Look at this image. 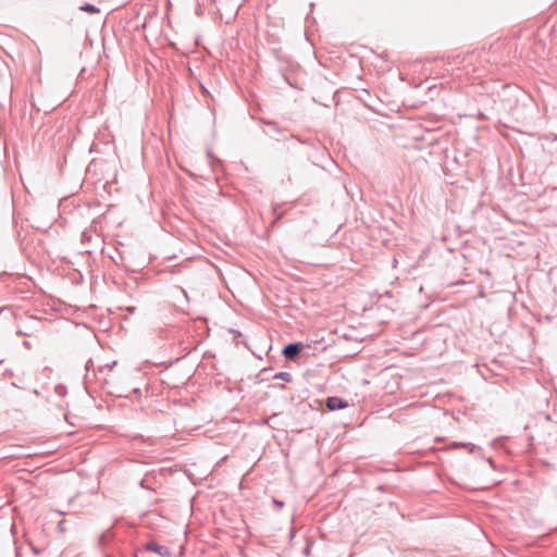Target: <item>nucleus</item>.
<instances>
[{
	"label": "nucleus",
	"mask_w": 557,
	"mask_h": 557,
	"mask_svg": "<svg viewBox=\"0 0 557 557\" xmlns=\"http://www.w3.org/2000/svg\"><path fill=\"white\" fill-rule=\"evenodd\" d=\"M325 406L330 411H336L347 408L348 401L338 396H330L325 399Z\"/></svg>",
	"instance_id": "1"
},
{
	"label": "nucleus",
	"mask_w": 557,
	"mask_h": 557,
	"mask_svg": "<svg viewBox=\"0 0 557 557\" xmlns=\"http://www.w3.org/2000/svg\"><path fill=\"white\" fill-rule=\"evenodd\" d=\"M145 549L149 552H153L161 557H170L172 555V552L169 547L158 544L154 541H150L146 543Z\"/></svg>",
	"instance_id": "2"
},
{
	"label": "nucleus",
	"mask_w": 557,
	"mask_h": 557,
	"mask_svg": "<svg viewBox=\"0 0 557 557\" xmlns=\"http://www.w3.org/2000/svg\"><path fill=\"white\" fill-rule=\"evenodd\" d=\"M492 373H497L504 367V360L493 358L490 363L484 364Z\"/></svg>",
	"instance_id": "3"
},
{
	"label": "nucleus",
	"mask_w": 557,
	"mask_h": 557,
	"mask_svg": "<svg viewBox=\"0 0 557 557\" xmlns=\"http://www.w3.org/2000/svg\"><path fill=\"white\" fill-rule=\"evenodd\" d=\"M302 350H281L286 360L295 361Z\"/></svg>",
	"instance_id": "4"
},
{
	"label": "nucleus",
	"mask_w": 557,
	"mask_h": 557,
	"mask_svg": "<svg viewBox=\"0 0 557 557\" xmlns=\"http://www.w3.org/2000/svg\"><path fill=\"white\" fill-rule=\"evenodd\" d=\"M79 10L84 11V12H89V13H99L100 12V10L96 5L90 4V3L83 4L82 7H79Z\"/></svg>",
	"instance_id": "5"
},
{
	"label": "nucleus",
	"mask_w": 557,
	"mask_h": 557,
	"mask_svg": "<svg viewBox=\"0 0 557 557\" xmlns=\"http://www.w3.org/2000/svg\"><path fill=\"white\" fill-rule=\"evenodd\" d=\"M274 380H282L284 382H290L292 381V374L289 372H278L273 375Z\"/></svg>",
	"instance_id": "6"
},
{
	"label": "nucleus",
	"mask_w": 557,
	"mask_h": 557,
	"mask_svg": "<svg viewBox=\"0 0 557 557\" xmlns=\"http://www.w3.org/2000/svg\"><path fill=\"white\" fill-rule=\"evenodd\" d=\"M110 541V534L108 532H103L98 537L99 546H104Z\"/></svg>",
	"instance_id": "7"
},
{
	"label": "nucleus",
	"mask_w": 557,
	"mask_h": 557,
	"mask_svg": "<svg viewBox=\"0 0 557 557\" xmlns=\"http://www.w3.org/2000/svg\"><path fill=\"white\" fill-rule=\"evenodd\" d=\"M54 392L57 395L61 396V397H64L67 393V389H66V386L63 385V384H58L55 385L54 387Z\"/></svg>",
	"instance_id": "8"
},
{
	"label": "nucleus",
	"mask_w": 557,
	"mask_h": 557,
	"mask_svg": "<svg viewBox=\"0 0 557 557\" xmlns=\"http://www.w3.org/2000/svg\"><path fill=\"white\" fill-rule=\"evenodd\" d=\"M283 348H292V349H295V348H305V346L302 345V343L300 342H294V343H288L286 344Z\"/></svg>",
	"instance_id": "9"
},
{
	"label": "nucleus",
	"mask_w": 557,
	"mask_h": 557,
	"mask_svg": "<svg viewBox=\"0 0 557 557\" xmlns=\"http://www.w3.org/2000/svg\"><path fill=\"white\" fill-rule=\"evenodd\" d=\"M115 364H116V361H112L111 363L98 364V371L102 372L103 369H111Z\"/></svg>",
	"instance_id": "10"
},
{
	"label": "nucleus",
	"mask_w": 557,
	"mask_h": 557,
	"mask_svg": "<svg viewBox=\"0 0 557 557\" xmlns=\"http://www.w3.org/2000/svg\"><path fill=\"white\" fill-rule=\"evenodd\" d=\"M272 502H273V504H274L278 509H281V508H283V507H284V502H283V500H278V499H276V498H273V500H272Z\"/></svg>",
	"instance_id": "11"
},
{
	"label": "nucleus",
	"mask_w": 557,
	"mask_h": 557,
	"mask_svg": "<svg viewBox=\"0 0 557 557\" xmlns=\"http://www.w3.org/2000/svg\"><path fill=\"white\" fill-rule=\"evenodd\" d=\"M90 368H95V362L92 359H89L87 362H86V370L89 371Z\"/></svg>",
	"instance_id": "12"
},
{
	"label": "nucleus",
	"mask_w": 557,
	"mask_h": 557,
	"mask_svg": "<svg viewBox=\"0 0 557 557\" xmlns=\"http://www.w3.org/2000/svg\"><path fill=\"white\" fill-rule=\"evenodd\" d=\"M267 126L270 131L278 132L275 123H268Z\"/></svg>",
	"instance_id": "13"
},
{
	"label": "nucleus",
	"mask_w": 557,
	"mask_h": 557,
	"mask_svg": "<svg viewBox=\"0 0 557 557\" xmlns=\"http://www.w3.org/2000/svg\"><path fill=\"white\" fill-rule=\"evenodd\" d=\"M277 210H278V206H275L273 208V213L276 215V220L281 219L282 214L281 213H277Z\"/></svg>",
	"instance_id": "14"
},
{
	"label": "nucleus",
	"mask_w": 557,
	"mask_h": 557,
	"mask_svg": "<svg viewBox=\"0 0 557 557\" xmlns=\"http://www.w3.org/2000/svg\"><path fill=\"white\" fill-rule=\"evenodd\" d=\"M63 524H64V521H60V522L58 523V528H59L60 532H64V527H63Z\"/></svg>",
	"instance_id": "15"
},
{
	"label": "nucleus",
	"mask_w": 557,
	"mask_h": 557,
	"mask_svg": "<svg viewBox=\"0 0 557 557\" xmlns=\"http://www.w3.org/2000/svg\"><path fill=\"white\" fill-rule=\"evenodd\" d=\"M126 310H127L129 313H134V312H135V310H136V308H135V307H128Z\"/></svg>",
	"instance_id": "16"
},
{
	"label": "nucleus",
	"mask_w": 557,
	"mask_h": 557,
	"mask_svg": "<svg viewBox=\"0 0 557 557\" xmlns=\"http://www.w3.org/2000/svg\"><path fill=\"white\" fill-rule=\"evenodd\" d=\"M250 351L252 352V355H253V356H256V357H258V358H260V359L262 358V356H261V355H259V354H256V351H255V350H250Z\"/></svg>",
	"instance_id": "17"
},
{
	"label": "nucleus",
	"mask_w": 557,
	"mask_h": 557,
	"mask_svg": "<svg viewBox=\"0 0 557 557\" xmlns=\"http://www.w3.org/2000/svg\"><path fill=\"white\" fill-rule=\"evenodd\" d=\"M207 356H208V357H210V356H211L210 351H208V350H206V351H205V354H203V357H207Z\"/></svg>",
	"instance_id": "18"
},
{
	"label": "nucleus",
	"mask_w": 557,
	"mask_h": 557,
	"mask_svg": "<svg viewBox=\"0 0 557 557\" xmlns=\"http://www.w3.org/2000/svg\"><path fill=\"white\" fill-rule=\"evenodd\" d=\"M240 344H244L246 346V343L244 341L236 343V345H240Z\"/></svg>",
	"instance_id": "19"
},
{
	"label": "nucleus",
	"mask_w": 557,
	"mask_h": 557,
	"mask_svg": "<svg viewBox=\"0 0 557 557\" xmlns=\"http://www.w3.org/2000/svg\"><path fill=\"white\" fill-rule=\"evenodd\" d=\"M182 293L184 294V296L187 298V293L185 289H182Z\"/></svg>",
	"instance_id": "20"
},
{
	"label": "nucleus",
	"mask_w": 557,
	"mask_h": 557,
	"mask_svg": "<svg viewBox=\"0 0 557 557\" xmlns=\"http://www.w3.org/2000/svg\"><path fill=\"white\" fill-rule=\"evenodd\" d=\"M278 387L283 389L285 388V384H280Z\"/></svg>",
	"instance_id": "21"
},
{
	"label": "nucleus",
	"mask_w": 557,
	"mask_h": 557,
	"mask_svg": "<svg viewBox=\"0 0 557 557\" xmlns=\"http://www.w3.org/2000/svg\"><path fill=\"white\" fill-rule=\"evenodd\" d=\"M459 445L465 446V447L469 446V444H465V443H460Z\"/></svg>",
	"instance_id": "22"
},
{
	"label": "nucleus",
	"mask_w": 557,
	"mask_h": 557,
	"mask_svg": "<svg viewBox=\"0 0 557 557\" xmlns=\"http://www.w3.org/2000/svg\"><path fill=\"white\" fill-rule=\"evenodd\" d=\"M24 346H25V347H28V346H29V343L25 342V343H24Z\"/></svg>",
	"instance_id": "23"
},
{
	"label": "nucleus",
	"mask_w": 557,
	"mask_h": 557,
	"mask_svg": "<svg viewBox=\"0 0 557 557\" xmlns=\"http://www.w3.org/2000/svg\"><path fill=\"white\" fill-rule=\"evenodd\" d=\"M16 557H18V553L16 552Z\"/></svg>",
	"instance_id": "24"
}]
</instances>
